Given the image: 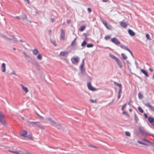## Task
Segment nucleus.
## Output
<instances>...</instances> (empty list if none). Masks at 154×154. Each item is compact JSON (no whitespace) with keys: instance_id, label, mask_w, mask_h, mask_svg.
<instances>
[{"instance_id":"61","label":"nucleus","mask_w":154,"mask_h":154,"mask_svg":"<svg viewBox=\"0 0 154 154\" xmlns=\"http://www.w3.org/2000/svg\"><path fill=\"white\" fill-rule=\"evenodd\" d=\"M24 54L26 55V54L25 53H24Z\"/></svg>"},{"instance_id":"13","label":"nucleus","mask_w":154,"mask_h":154,"mask_svg":"<svg viewBox=\"0 0 154 154\" xmlns=\"http://www.w3.org/2000/svg\"><path fill=\"white\" fill-rule=\"evenodd\" d=\"M120 24L121 26L124 28L126 27L128 25V24L127 23H126L123 22H120Z\"/></svg>"},{"instance_id":"29","label":"nucleus","mask_w":154,"mask_h":154,"mask_svg":"<svg viewBox=\"0 0 154 154\" xmlns=\"http://www.w3.org/2000/svg\"><path fill=\"white\" fill-rule=\"evenodd\" d=\"M135 119L136 122H137V121L138 120V117L137 116V115L135 113L134 115Z\"/></svg>"},{"instance_id":"1","label":"nucleus","mask_w":154,"mask_h":154,"mask_svg":"<svg viewBox=\"0 0 154 154\" xmlns=\"http://www.w3.org/2000/svg\"><path fill=\"white\" fill-rule=\"evenodd\" d=\"M27 132L26 131L23 130L21 131L20 135L24 137L28 138L29 139L32 140L33 138L31 136H27Z\"/></svg>"},{"instance_id":"24","label":"nucleus","mask_w":154,"mask_h":154,"mask_svg":"<svg viewBox=\"0 0 154 154\" xmlns=\"http://www.w3.org/2000/svg\"><path fill=\"white\" fill-rule=\"evenodd\" d=\"M121 55H122V58L124 60H126L127 59V57L125 54H124L123 53H122L121 54Z\"/></svg>"},{"instance_id":"6","label":"nucleus","mask_w":154,"mask_h":154,"mask_svg":"<svg viewBox=\"0 0 154 154\" xmlns=\"http://www.w3.org/2000/svg\"><path fill=\"white\" fill-rule=\"evenodd\" d=\"M111 41L116 44V45H118L120 44V41L118 40V39L115 38H111Z\"/></svg>"},{"instance_id":"7","label":"nucleus","mask_w":154,"mask_h":154,"mask_svg":"<svg viewBox=\"0 0 154 154\" xmlns=\"http://www.w3.org/2000/svg\"><path fill=\"white\" fill-rule=\"evenodd\" d=\"M145 105L149 108L150 109L154 112V107L151 105L149 103H147L145 104Z\"/></svg>"},{"instance_id":"59","label":"nucleus","mask_w":154,"mask_h":154,"mask_svg":"<svg viewBox=\"0 0 154 154\" xmlns=\"http://www.w3.org/2000/svg\"><path fill=\"white\" fill-rule=\"evenodd\" d=\"M152 136L154 138V135H152Z\"/></svg>"},{"instance_id":"51","label":"nucleus","mask_w":154,"mask_h":154,"mask_svg":"<svg viewBox=\"0 0 154 154\" xmlns=\"http://www.w3.org/2000/svg\"><path fill=\"white\" fill-rule=\"evenodd\" d=\"M51 30H50L49 31V33L50 34V35H51Z\"/></svg>"},{"instance_id":"16","label":"nucleus","mask_w":154,"mask_h":154,"mask_svg":"<svg viewBox=\"0 0 154 154\" xmlns=\"http://www.w3.org/2000/svg\"><path fill=\"white\" fill-rule=\"evenodd\" d=\"M20 85L22 89L25 91L26 93H27L29 91L27 87H25L22 84H21Z\"/></svg>"},{"instance_id":"38","label":"nucleus","mask_w":154,"mask_h":154,"mask_svg":"<svg viewBox=\"0 0 154 154\" xmlns=\"http://www.w3.org/2000/svg\"><path fill=\"white\" fill-rule=\"evenodd\" d=\"M110 38V37L109 36H106L105 37V38L106 40L109 39Z\"/></svg>"},{"instance_id":"45","label":"nucleus","mask_w":154,"mask_h":154,"mask_svg":"<svg viewBox=\"0 0 154 154\" xmlns=\"http://www.w3.org/2000/svg\"><path fill=\"white\" fill-rule=\"evenodd\" d=\"M71 20H67L66 21L67 23H69L70 22Z\"/></svg>"},{"instance_id":"54","label":"nucleus","mask_w":154,"mask_h":154,"mask_svg":"<svg viewBox=\"0 0 154 154\" xmlns=\"http://www.w3.org/2000/svg\"><path fill=\"white\" fill-rule=\"evenodd\" d=\"M16 18H17V19H20V18L19 17H18V16L16 17Z\"/></svg>"},{"instance_id":"46","label":"nucleus","mask_w":154,"mask_h":154,"mask_svg":"<svg viewBox=\"0 0 154 154\" xmlns=\"http://www.w3.org/2000/svg\"><path fill=\"white\" fill-rule=\"evenodd\" d=\"M149 70L151 72H152L153 71V69L151 68H149Z\"/></svg>"},{"instance_id":"37","label":"nucleus","mask_w":154,"mask_h":154,"mask_svg":"<svg viewBox=\"0 0 154 154\" xmlns=\"http://www.w3.org/2000/svg\"><path fill=\"white\" fill-rule=\"evenodd\" d=\"M90 100L91 102L92 103H97V101L96 100H94L92 99H90Z\"/></svg>"},{"instance_id":"18","label":"nucleus","mask_w":154,"mask_h":154,"mask_svg":"<svg viewBox=\"0 0 154 154\" xmlns=\"http://www.w3.org/2000/svg\"><path fill=\"white\" fill-rule=\"evenodd\" d=\"M68 54L69 52L67 51H62L60 53V55L62 56H64Z\"/></svg>"},{"instance_id":"52","label":"nucleus","mask_w":154,"mask_h":154,"mask_svg":"<svg viewBox=\"0 0 154 154\" xmlns=\"http://www.w3.org/2000/svg\"><path fill=\"white\" fill-rule=\"evenodd\" d=\"M122 113H123V114H127V113H126V112H122Z\"/></svg>"},{"instance_id":"50","label":"nucleus","mask_w":154,"mask_h":154,"mask_svg":"<svg viewBox=\"0 0 154 154\" xmlns=\"http://www.w3.org/2000/svg\"><path fill=\"white\" fill-rule=\"evenodd\" d=\"M51 20L52 22H53L54 20V19L53 18H52L51 19Z\"/></svg>"},{"instance_id":"35","label":"nucleus","mask_w":154,"mask_h":154,"mask_svg":"<svg viewBox=\"0 0 154 154\" xmlns=\"http://www.w3.org/2000/svg\"><path fill=\"white\" fill-rule=\"evenodd\" d=\"M93 45L92 44H88L87 45V46L88 48H91L93 47Z\"/></svg>"},{"instance_id":"21","label":"nucleus","mask_w":154,"mask_h":154,"mask_svg":"<svg viewBox=\"0 0 154 154\" xmlns=\"http://www.w3.org/2000/svg\"><path fill=\"white\" fill-rule=\"evenodd\" d=\"M140 71L141 72L144 74L145 75L146 77H148L149 75L147 73V72L144 69H141L140 70Z\"/></svg>"},{"instance_id":"43","label":"nucleus","mask_w":154,"mask_h":154,"mask_svg":"<svg viewBox=\"0 0 154 154\" xmlns=\"http://www.w3.org/2000/svg\"><path fill=\"white\" fill-rule=\"evenodd\" d=\"M122 88H120L119 91L118 92V94H121V93H122Z\"/></svg>"},{"instance_id":"62","label":"nucleus","mask_w":154,"mask_h":154,"mask_svg":"<svg viewBox=\"0 0 154 154\" xmlns=\"http://www.w3.org/2000/svg\"><path fill=\"white\" fill-rule=\"evenodd\" d=\"M22 119H24V118H22Z\"/></svg>"},{"instance_id":"15","label":"nucleus","mask_w":154,"mask_h":154,"mask_svg":"<svg viewBox=\"0 0 154 154\" xmlns=\"http://www.w3.org/2000/svg\"><path fill=\"white\" fill-rule=\"evenodd\" d=\"M116 61L117 62V63L118 65L119 66L120 68H122V64L121 61L118 58Z\"/></svg>"},{"instance_id":"30","label":"nucleus","mask_w":154,"mask_h":154,"mask_svg":"<svg viewBox=\"0 0 154 154\" xmlns=\"http://www.w3.org/2000/svg\"><path fill=\"white\" fill-rule=\"evenodd\" d=\"M138 97L140 99H141L143 98V95L140 92H139L138 94Z\"/></svg>"},{"instance_id":"14","label":"nucleus","mask_w":154,"mask_h":154,"mask_svg":"<svg viewBox=\"0 0 154 154\" xmlns=\"http://www.w3.org/2000/svg\"><path fill=\"white\" fill-rule=\"evenodd\" d=\"M65 34L64 31L63 29H61V34L60 37L61 38L64 40L65 39Z\"/></svg>"},{"instance_id":"9","label":"nucleus","mask_w":154,"mask_h":154,"mask_svg":"<svg viewBox=\"0 0 154 154\" xmlns=\"http://www.w3.org/2000/svg\"><path fill=\"white\" fill-rule=\"evenodd\" d=\"M149 122L152 125L154 126V118L152 117H149L148 118Z\"/></svg>"},{"instance_id":"22","label":"nucleus","mask_w":154,"mask_h":154,"mask_svg":"<svg viewBox=\"0 0 154 154\" xmlns=\"http://www.w3.org/2000/svg\"><path fill=\"white\" fill-rule=\"evenodd\" d=\"M38 49H35L33 51V53L35 55H37L38 54Z\"/></svg>"},{"instance_id":"27","label":"nucleus","mask_w":154,"mask_h":154,"mask_svg":"<svg viewBox=\"0 0 154 154\" xmlns=\"http://www.w3.org/2000/svg\"><path fill=\"white\" fill-rule=\"evenodd\" d=\"M85 26H82L80 28V31H83L84 30V29H85Z\"/></svg>"},{"instance_id":"3","label":"nucleus","mask_w":154,"mask_h":154,"mask_svg":"<svg viewBox=\"0 0 154 154\" xmlns=\"http://www.w3.org/2000/svg\"><path fill=\"white\" fill-rule=\"evenodd\" d=\"M4 115L2 112H0V122L4 125H6V123L4 119Z\"/></svg>"},{"instance_id":"39","label":"nucleus","mask_w":154,"mask_h":154,"mask_svg":"<svg viewBox=\"0 0 154 154\" xmlns=\"http://www.w3.org/2000/svg\"><path fill=\"white\" fill-rule=\"evenodd\" d=\"M51 42L55 46H56V41L54 40H51Z\"/></svg>"},{"instance_id":"60","label":"nucleus","mask_w":154,"mask_h":154,"mask_svg":"<svg viewBox=\"0 0 154 154\" xmlns=\"http://www.w3.org/2000/svg\"><path fill=\"white\" fill-rule=\"evenodd\" d=\"M92 147H94V148H96L95 147H94V146H92Z\"/></svg>"},{"instance_id":"23","label":"nucleus","mask_w":154,"mask_h":154,"mask_svg":"<svg viewBox=\"0 0 154 154\" xmlns=\"http://www.w3.org/2000/svg\"><path fill=\"white\" fill-rule=\"evenodd\" d=\"M4 37L5 38H6V39H8L9 40H13V41H17V39L16 38H15L14 37L12 39V38H10L4 36Z\"/></svg>"},{"instance_id":"20","label":"nucleus","mask_w":154,"mask_h":154,"mask_svg":"<svg viewBox=\"0 0 154 154\" xmlns=\"http://www.w3.org/2000/svg\"><path fill=\"white\" fill-rule=\"evenodd\" d=\"M128 32L129 34L131 36H134L135 33L131 29H129L128 30Z\"/></svg>"},{"instance_id":"56","label":"nucleus","mask_w":154,"mask_h":154,"mask_svg":"<svg viewBox=\"0 0 154 154\" xmlns=\"http://www.w3.org/2000/svg\"><path fill=\"white\" fill-rule=\"evenodd\" d=\"M13 49L14 50H16V49L14 48H13Z\"/></svg>"},{"instance_id":"26","label":"nucleus","mask_w":154,"mask_h":154,"mask_svg":"<svg viewBox=\"0 0 154 154\" xmlns=\"http://www.w3.org/2000/svg\"><path fill=\"white\" fill-rule=\"evenodd\" d=\"M109 56L111 58L115 60H116L118 58L117 57H115V56H114L113 55L110 54L109 55Z\"/></svg>"},{"instance_id":"12","label":"nucleus","mask_w":154,"mask_h":154,"mask_svg":"<svg viewBox=\"0 0 154 154\" xmlns=\"http://www.w3.org/2000/svg\"><path fill=\"white\" fill-rule=\"evenodd\" d=\"M30 125L34 127L35 126H40V122H30Z\"/></svg>"},{"instance_id":"31","label":"nucleus","mask_w":154,"mask_h":154,"mask_svg":"<svg viewBox=\"0 0 154 154\" xmlns=\"http://www.w3.org/2000/svg\"><path fill=\"white\" fill-rule=\"evenodd\" d=\"M84 64H85L84 60H82V64H81V66H80L81 69H82L83 66L84 65Z\"/></svg>"},{"instance_id":"34","label":"nucleus","mask_w":154,"mask_h":154,"mask_svg":"<svg viewBox=\"0 0 154 154\" xmlns=\"http://www.w3.org/2000/svg\"><path fill=\"white\" fill-rule=\"evenodd\" d=\"M125 134L127 136H128L129 137H130L131 136V134L129 132H128V131L125 132Z\"/></svg>"},{"instance_id":"11","label":"nucleus","mask_w":154,"mask_h":154,"mask_svg":"<svg viewBox=\"0 0 154 154\" xmlns=\"http://www.w3.org/2000/svg\"><path fill=\"white\" fill-rule=\"evenodd\" d=\"M48 120L50 122L51 125L53 126H56L57 125L56 123L54 121L52 120L50 118H48Z\"/></svg>"},{"instance_id":"41","label":"nucleus","mask_w":154,"mask_h":154,"mask_svg":"<svg viewBox=\"0 0 154 154\" xmlns=\"http://www.w3.org/2000/svg\"><path fill=\"white\" fill-rule=\"evenodd\" d=\"M137 142L138 143L140 144H143V145H146L145 143H143L142 142L140 141L139 140L137 141Z\"/></svg>"},{"instance_id":"28","label":"nucleus","mask_w":154,"mask_h":154,"mask_svg":"<svg viewBox=\"0 0 154 154\" xmlns=\"http://www.w3.org/2000/svg\"><path fill=\"white\" fill-rule=\"evenodd\" d=\"M37 57V59L39 60H41L42 59V57L40 54H38Z\"/></svg>"},{"instance_id":"17","label":"nucleus","mask_w":154,"mask_h":154,"mask_svg":"<svg viewBox=\"0 0 154 154\" xmlns=\"http://www.w3.org/2000/svg\"><path fill=\"white\" fill-rule=\"evenodd\" d=\"M1 69L2 71L5 72L6 71V65L5 63H2L1 65Z\"/></svg>"},{"instance_id":"44","label":"nucleus","mask_w":154,"mask_h":154,"mask_svg":"<svg viewBox=\"0 0 154 154\" xmlns=\"http://www.w3.org/2000/svg\"><path fill=\"white\" fill-rule=\"evenodd\" d=\"M88 12L90 13L91 12V9L90 8H88Z\"/></svg>"},{"instance_id":"2","label":"nucleus","mask_w":154,"mask_h":154,"mask_svg":"<svg viewBox=\"0 0 154 154\" xmlns=\"http://www.w3.org/2000/svg\"><path fill=\"white\" fill-rule=\"evenodd\" d=\"M102 23L106 26V27L109 29L111 30L112 27L111 25L109 23H107V22L105 20H101Z\"/></svg>"},{"instance_id":"33","label":"nucleus","mask_w":154,"mask_h":154,"mask_svg":"<svg viewBox=\"0 0 154 154\" xmlns=\"http://www.w3.org/2000/svg\"><path fill=\"white\" fill-rule=\"evenodd\" d=\"M146 37L147 38V39L150 40L151 39V38L149 36V35L148 34H147L146 35Z\"/></svg>"},{"instance_id":"36","label":"nucleus","mask_w":154,"mask_h":154,"mask_svg":"<svg viewBox=\"0 0 154 154\" xmlns=\"http://www.w3.org/2000/svg\"><path fill=\"white\" fill-rule=\"evenodd\" d=\"M86 44H87V42L85 41H84L82 43L81 46H85L86 45Z\"/></svg>"},{"instance_id":"63","label":"nucleus","mask_w":154,"mask_h":154,"mask_svg":"<svg viewBox=\"0 0 154 154\" xmlns=\"http://www.w3.org/2000/svg\"><path fill=\"white\" fill-rule=\"evenodd\" d=\"M153 78L154 79V75H153Z\"/></svg>"},{"instance_id":"40","label":"nucleus","mask_w":154,"mask_h":154,"mask_svg":"<svg viewBox=\"0 0 154 154\" xmlns=\"http://www.w3.org/2000/svg\"><path fill=\"white\" fill-rule=\"evenodd\" d=\"M75 40H76V38H75L74 40V41H72V43H71V45L72 46H73L74 45V43H75Z\"/></svg>"},{"instance_id":"48","label":"nucleus","mask_w":154,"mask_h":154,"mask_svg":"<svg viewBox=\"0 0 154 154\" xmlns=\"http://www.w3.org/2000/svg\"><path fill=\"white\" fill-rule=\"evenodd\" d=\"M126 104H125L122 107V110H124V108Z\"/></svg>"},{"instance_id":"5","label":"nucleus","mask_w":154,"mask_h":154,"mask_svg":"<svg viewBox=\"0 0 154 154\" xmlns=\"http://www.w3.org/2000/svg\"><path fill=\"white\" fill-rule=\"evenodd\" d=\"M79 58L77 57H72L71 59L72 62L74 64L78 63L79 61Z\"/></svg>"},{"instance_id":"57","label":"nucleus","mask_w":154,"mask_h":154,"mask_svg":"<svg viewBox=\"0 0 154 154\" xmlns=\"http://www.w3.org/2000/svg\"><path fill=\"white\" fill-rule=\"evenodd\" d=\"M129 111H130V112H131L132 111V110H131V109H129Z\"/></svg>"},{"instance_id":"10","label":"nucleus","mask_w":154,"mask_h":154,"mask_svg":"<svg viewBox=\"0 0 154 154\" xmlns=\"http://www.w3.org/2000/svg\"><path fill=\"white\" fill-rule=\"evenodd\" d=\"M87 86L88 89L92 91H94L96 90L95 88H93L91 85V84L90 82H88L87 84Z\"/></svg>"},{"instance_id":"42","label":"nucleus","mask_w":154,"mask_h":154,"mask_svg":"<svg viewBox=\"0 0 154 154\" xmlns=\"http://www.w3.org/2000/svg\"><path fill=\"white\" fill-rule=\"evenodd\" d=\"M144 116L145 118L146 119L148 118V115L146 113H144Z\"/></svg>"},{"instance_id":"8","label":"nucleus","mask_w":154,"mask_h":154,"mask_svg":"<svg viewBox=\"0 0 154 154\" xmlns=\"http://www.w3.org/2000/svg\"><path fill=\"white\" fill-rule=\"evenodd\" d=\"M145 105L149 108L150 109L154 112V107L151 105L149 103H147L145 104Z\"/></svg>"},{"instance_id":"4","label":"nucleus","mask_w":154,"mask_h":154,"mask_svg":"<svg viewBox=\"0 0 154 154\" xmlns=\"http://www.w3.org/2000/svg\"><path fill=\"white\" fill-rule=\"evenodd\" d=\"M10 152L15 154H31L30 152L26 151H24L23 152L17 151H11Z\"/></svg>"},{"instance_id":"19","label":"nucleus","mask_w":154,"mask_h":154,"mask_svg":"<svg viewBox=\"0 0 154 154\" xmlns=\"http://www.w3.org/2000/svg\"><path fill=\"white\" fill-rule=\"evenodd\" d=\"M120 47L122 48H123V49H124L127 50L131 54H132H132L131 51L130 50V49H129L127 47L124 46L120 45Z\"/></svg>"},{"instance_id":"25","label":"nucleus","mask_w":154,"mask_h":154,"mask_svg":"<svg viewBox=\"0 0 154 154\" xmlns=\"http://www.w3.org/2000/svg\"><path fill=\"white\" fill-rule=\"evenodd\" d=\"M114 84L119 87L120 88H122V86L121 84L118 83L116 82H114Z\"/></svg>"},{"instance_id":"49","label":"nucleus","mask_w":154,"mask_h":154,"mask_svg":"<svg viewBox=\"0 0 154 154\" xmlns=\"http://www.w3.org/2000/svg\"><path fill=\"white\" fill-rule=\"evenodd\" d=\"M108 0H103V1L104 2H108Z\"/></svg>"},{"instance_id":"55","label":"nucleus","mask_w":154,"mask_h":154,"mask_svg":"<svg viewBox=\"0 0 154 154\" xmlns=\"http://www.w3.org/2000/svg\"><path fill=\"white\" fill-rule=\"evenodd\" d=\"M13 74H14L15 75H16V74H15V72H13Z\"/></svg>"},{"instance_id":"32","label":"nucleus","mask_w":154,"mask_h":154,"mask_svg":"<svg viewBox=\"0 0 154 154\" xmlns=\"http://www.w3.org/2000/svg\"><path fill=\"white\" fill-rule=\"evenodd\" d=\"M138 110L141 113H143V109H142V108L140 107H139L138 108Z\"/></svg>"},{"instance_id":"53","label":"nucleus","mask_w":154,"mask_h":154,"mask_svg":"<svg viewBox=\"0 0 154 154\" xmlns=\"http://www.w3.org/2000/svg\"><path fill=\"white\" fill-rule=\"evenodd\" d=\"M143 141H147V140L146 139H143Z\"/></svg>"},{"instance_id":"58","label":"nucleus","mask_w":154,"mask_h":154,"mask_svg":"<svg viewBox=\"0 0 154 154\" xmlns=\"http://www.w3.org/2000/svg\"><path fill=\"white\" fill-rule=\"evenodd\" d=\"M27 2H28V4H29V1L28 0H27Z\"/></svg>"},{"instance_id":"47","label":"nucleus","mask_w":154,"mask_h":154,"mask_svg":"<svg viewBox=\"0 0 154 154\" xmlns=\"http://www.w3.org/2000/svg\"><path fill=\"white\" fill-rule=\"evenodd\" d=\"M118 99H119L120 97H121V94H118Z\"/></svg>"}]
</instances>
